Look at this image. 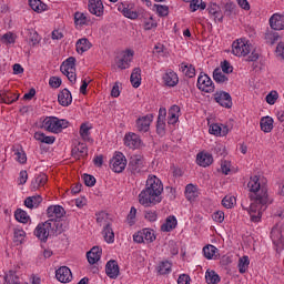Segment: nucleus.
I'll return each instance as SVG.
<instances>
[{
	"label": "nucleus",
	"instance_id": "1",
	"mask_svg": "<svg viewBox=\"0 0 284 284\" xmlns=\"http://www.w3.org/2000/svg\"><path fill=\"white\" fill-rule=\"evenodd\" d=\"M247 187L250 189V199L253 201L248 207V214L251 216L252 223H260L263 217V212L267 210V204L270 203V199L267 197V189L265 186L261 187V183H258V175H254L251 178L247 183Z\"/></svg>",
	"mask_w": 284,
	"mask_h": 284
},
{
	"label": "nucleus",
	"instance_id": "2",
	"mask_svg": "<svg viewBox=\"0 0 284 284\" xmlns=\"http://www.w3.org/2000/svg\"><path fill=\"white\" fill-rule=\"evenodd\" d=\"M161 194H163V182L156 175H149L144 190L139 194V203L144 207L156 205L163 201Z\"/></svg>",
	"mask_w": 284,
	"mask_h": 284
},
{
	"label": "nucleus",
	"instance_id": "3",
	"mask_svg": "<svg viewBox=\"0 0 284 284\" xmlns=\"http://www.w3.org/2000/svg\"><path fill=\"white\" fill-rule=\"evenodd\" d=\"M129 172L133 174V176H141L148 172V168H145V160L141 155H133L130 159Z\"/></svg>",
	"mask_w": 284,
	"mask_h": 284
},
{
	"label": "nucleus",
	"instance_id": "4",
	"mask_svg": "<svg viewBox=\"0 0 284 284\" xmlns=\"http://www.w3.org/2000/svg\"><path fill=\"white\" fill-rule=\"evenodd\" d=\"M128 165V160L125 159V155L121 152H115V155L110 161V168L113 172L116 174H121L123 170H125Z\"/></svg>",
	"mask_w": 284,
	"mask_h": 284
},
{
	"label": "nucleus",
	"instance_id": "5",
	"mask_svg": "<svg viewBox=\"0 0 284 284\" xmlns=\"http://www.w3.org/2000/svg\"><path fill=\"white\" fill-rule=\"evenodd\" d=\"M44 227L49 236H59V234H63L64 231L63 221L61 220L49 219L44 222Z\"/></svg>",
	"mask_w": 284,
	"mask_h": 284
},
{
	"label": "nucleus",
	"instance_id": "6",
	"mask_svg": "<svg viewBox=\"0 0 284 284\" xmlns=\"http://www.w3.org/2000/svg\"><path fill=\"white\" fill-rule=\"evenodd\" d=\"M252 52L250 44L243 40H236L232 44V54L235 57H247Z\"/></svg>",
	"mask_w": 284,
	"mask_h": 284
},
{
	"label": "nucleus",
	"instance_id": "7",
	"mask_svg": "<svg viewBox=\"0 0 284 284\" xmlns=\"http://www.w3.org/2000/svg\"><path fill=\"white\" fill-rule=\"evenodd\" d=\"M42 128H44L47 132L59 134V132H61V120L57 116H47L42 122Z\"/></svg>",
	"mask_w": 284,
	"mask_h": 284
},
{
	"label": "nucleus",
	"instance_id": "8",
	"mask_svg": "<svg viewBox=\"0 0 284 284\" xmlns=\"http://www.w3.org/2000/svg\"><path fill=\"white\" fill-rule=\"evenodd\" d=\"M215 103H219L222 108H226L230 110L233 105L232 103V95L225 91H217L213 94Z\"/></svg>",
	"mask_w": 284,
	"mask_h": 284
},
{
	"label": "nucleus",
	"instance_id": "9",
	"mask_svg": "<svg viewBox=\"0 0 284 284\" xmlns=\"http://www.w3.org/2000/svg\"><path fill=\"white\" fill-rule=\"evenodd\" d=\"M197 88L202 92L212 93L214 92V82H212L209 74H201L197 78Z\"/></svg>",
	"mask_w": 284,
	"mask_h": 284
},
{
	"label": "nucleus",
	"instance_id": "10",
	"mask_svg": "<svg viewBox=\"0 0 284 284\" xmlns=\"http://www.w3.org/2000/svg\"><path fill=\"white\" fill-rule=\"evenodd\" d=\"M48 219H54L57 221H61L63 216H65V209L61 205H50L47 209Z\"/></svg>",
	"mask_w": 284,
	"mask_h": 284
},
{
	"label": "nucleus",
	"instance_id": "11",
	"mask_svg": "<svg viewBox=\"0 0 284 284\" xmlns=\"http://www.w3.org/2000/svg\"><path fill=\"white\" fill-rule=\"evenodd\" d=\"M55 278L60 283H70L72 281V271L68 266H61L55 271Z\"/></svg>",
	"mask_w": 284,
	"mask_h": 284
},
{
	"label": "nucleus",
	"instance_id": "12",
	"mask_svg": "<svg viewBox=\"0 0 284 284\" xmlns=\"http://www.w3.org/2000/svg\"><path fill=\"white\" fill-rule=\"evenodd\" d=\"M153 119V114H146L142 118H139L136 120V129L139 130V132H148L150 130V124L152 123Z\"/></svg>",
	"mask_w": 284,
	"mask_h": 284
},
{
	"label": "nucleus",
	"instance_id": "13",
	"mask_svg": "<svg viewBox=\"0 0 284 284\" xmlns=\"http://www.w3.org/2000/svg\"><path fill=\"white\" fill-rule=\"evenodd\" d=\"M89 12L95 17H103V2L101 0H89Z\"/></svg>",
	"mask_w": 284,
	"mask_h": 284
},
{
	"label": "nucleus",
	"instance_id": "14",
	"mask_svg": "<svg viewBox=\"0 0 284 284\" xmlns=\"http://www.w3.org/2000/svg\"><path fill=\"white\" fill-rule=\"evenodd\" d=\"M124 144L131 150H136V148H141V138L135 133H129L124 136Z\"/></svg>",
	"mask_w": 284,
	"mask_h": 284
},
{
	"label": "nucleus",
	"instance_id": "15",
	"mask_svg": "<svg viewBox=\"0 0 284 284\" xmlns=\"http://www.w3.org/2000/svg\"><path fill=\"white\" fill-rule=\"evenodd\" d=\"M134 52L132 50H126L122 55V59L118 60V68H120V70H128V68H130V63L132 62Z\"/></svg>",
	"mask_w": 284,
	"mask_h": 284
},
{
	"label": "nucleus",
	"instance_id": "16",
	"mask_svg": "<svg viewBox=\"0 0 284 284\" xmlns=\"http://www.w3.org/2000/svg\"><path fill=\"white\" fill-rule=\"evenodd\" d=\"M105 273L109 278H118L120 274L119 263L114 260H110L105 265Z\"/></svg>",
	"mask_w": 284,
	"mask_h": 284
},
{
	"label": "nucleus",
	"instance_id": "17",
	"mask_svg": "<svg viewBox=\"0 0 284 284\" xmlns=\"http://www.w3.org/2000/svg\"><path fill=\"white\" fill-rule=\"evenodd\" d=\"M58 102L62 105V108H68L72 105V93L68 89H63L58 94Z\"/></svg>",
	"mask_w": 284,
	"mask_h": 284
},
{
	"label": "nucleus",
	"instance_id": "18",
	"mask_svg": "<svg viewBox=\"0 0 284 284\" xmlns=\"http://www.w3.org/2000/svg\"><path fill=\"white\" fill-rule=\"evenodd\" d=\"M270 27L272 30H284V16L280 13H274L270 18Z\"/></svg>",
	"mask_w": 284,
	"mask_h": 284
},
{
	"label": "nucleus",
	"instance_id": "19",
	"mask_svg": "<svg viewBox=\"0 0 284 284\" xmlns=\"http://www.w3.org/2000/svg\"><path fill=\"white\" fill-rule=\"evenodd\" d=\"M102 250L99 246H93L88 253L87 258L90 265H94V263H99L101 261Z\"/></svg>",
	"mask_w": 284,
	"mask_h": 284
},
{
	"label": "nucleus",
	"instance_id": "20",
	"mask_svg": "<svg viewBox=\"0 0 284 284\" xmlns=\"http://www.w3.org/2000/svg\"><path fill=\"white\" fill-rule=\"evenodd\" d=\"M71 156H73V159H81V156H88V144L79 142L78 145L71 150Z\"/></svg>",
	"mask_w": 284,
	"mask_h": 284
},
{
	"label": "nucleus",
	"instance_id": "21",
	"mask_svg": "<svg viewBox=\"0 0 284 284\" xmlns=\"http://www.w3.org/2000/svg\"><path fill=\"white\" fill-rule=\"evenodd\" d=\"M197 165H201V168H209V165H212L214 163V158L210 153H199L196 156Z\"/></svg>",
	"mask_w": 284,
	"mask_h": 284
},
{
	"label": "nucleus",
	"instance_id": "22",
	"mask_svg": "<svg viewBox=\"0 0 284 284\" xmlns=\"http://www.w3.org/2000/svg\"><path fill=\"white\" fill-rule=\"evenodd\" d=\"M34 236H37V239H39V241H42L43 243L48 241L50 234L48 233V229H45V222L38 224L34 230Z\"/></svg>",
	"mask_w": 284,
	"mask_h": 284
},
{
	"label": "nucleus",
	"instance_id": "23",
	"mask_svg": "<svg viewBox=\"0 0 284 284\" xmlns=\"http://www.w3.org/2000/svg\"><path fill=\"white\" fill-rule=\"evenodd\" d=\"M41 203H43V197L41 195L29 196L24 200V205L29 210H34V209L39 207V205H41Z\"/></svg>",
	"mask_w": 284,
	"mask_h": 284
},
{
	"label": "nucleus",
	"instance_id": "24",
	"mask_svg": "<svg viewBox=\"0 0 284 284\" xmlns=\"http://www.w3.org/2000/svg\"><path fill=\"white\" fill-rule=\"evenodd\" d=\"M260 128L262 132L270 133L272 130H274V119L272 116H263L260 121Z\"/></svg>",
	"mask_w": 284,
	"mask_h": 284
},
{
	"label": "nucleus",
	"instance_id": "25",
	"mask_svg": "<svg viewBox=\"0 0 284 284\" xmlns=\"http://www.w3.org/2000/svg\"><path fill=\"white\" fill-rule=\"evenodd\" d=\"M163 81L165 85H169V88H174L179 83V75L174 71H168L163 75Z\"/></svg>",
	"mask_w": 284,
	"mask_h": 284
},
{
	"label": "nucleus",
	"instance_id": "26",
	"mask_svg": "<svg viewBox=\"0 0 284 284\" xmlns=\"http://www.w3.org/2000/svg\"><path fill=\"white\" fill-rule=\"evenodd\" d=\"M75 65L77 59L74 57H70L64 62H62L60 71L62 74H69L68 72L74 70Z\"/></svg>",
	"mask_w": 284,
	"mask_h": 284
},
{
	"label": "nucleus",
	"instance_id": "27",
	"mask_svg": "<svg viewBox=\"0 0 284 284\" xmlns=\"http://www.w3.org/2000/svg\"><path fill=\"white\" fill-rule=\"evenodd\" d=\"M271 239L275 245H284L283 231L276 226H274L271 231Z\"/></svg>",
	"mask_w": 284,
	"mask_h": 284
},
{
	"label": "nucleus",
	"instance_id": "28",
	"mask_svg": "<svg viewBox=\"0 0 284 284\" xmlns=\"http://www.w3.org/2000/svg\"><path fill=\"white\" fill-rule=\"evenodd\" d=\"M75 48L77 52L83 54V52H88V50L92 48V43L90 42V40H88V38H82L77 41Z\"/></svg>",
	"mask_w": 284,
	"mask_h": 284
},
{
	"label": "nucleus",
	"instance_id": "29",
	"mask_svg": "<svg viewBox=\"0 0 284 284\" xmlns=\"http://www.w3.org/2000/svg\"><path fill=\"white\" fill-rule=\"evenodd\" d=\"M176 217L174 215H170L166 220L165 223L161 225V231L162 232H172L176 227Z\"/></svg>",
	"mask_w": 284,
	"mask_h": 284
},
{
	"label": "nucleus",
	"instance_id": "30",
	"mask_svg": "<svg viewBox=\"0 0 284 284\" xmlns=\"http://www.w3.org/2000/svg\"><path fill=\"white\" fill-rule=\"evenodd\" d=\"M209 14H212L214 19H217V21H223V14H221V7L216 3H211L207 8Z\"/></svg>",
	"mask_w": 284,
	"mask_h": 284
},
{
	"label": "nucleus",
	"instance_id": "31",
	"mask_svg": "<svg viewBox=\"0 0 284 284\" xmlns=\"http://www.w3.org/2000/svg\"><path fill=\"white\" fill-rule=\"evenodd\" d=\"M29 6L34 12H45L48 10V4L41 0H29Z\"/></svg>",
	"mask_w": 284,
	"mask_h": 284
},
{
	"label": "nucleus",
	"instance_id": "32",
	"mask_svg": "<svg viewBox=\"0 0 284 284\" xmlns=\"http://www.w3.org/2000/svg\"><path fill=\"white\" fill-rule=\"evenodd\" d=\"M48 183V175L45 173L39 174L36 180L32 182V190H39V187H43Z\"/></svg>",
	"mask_w": 284,
	"mask_h": 284
},
{
	"label": "nucleus",
	"instance_id": "33",
	"mask_svg": "<svg viewBox=\"0 0 284 284\" xmlns=\"http://www.w3.org/2000/svg\"><path fill=\"white\" fill-rule=\"evenodd\" d=\"M130 81L134 88H139L141 85V68L133 69Z\"/></svg>",
	"mask_w": 284,
	"mask_h": 284
},
{
	"label": "nucleus",
	"instance_id": "34",
	"mask_svg": "<svg viewBox=\"0 0 284 284\" xmlns=\"http://www.w3.org/2000/svg\"><path fill=\"white\" fill-rule=\"evenodd\" d=\"M102 234L106 243H112L114 241V230H112L110 223L104 225Z\"/></svg>",
	"mask_w": 284,
	"mask_h": 284
},
{
	"label": "nucleus",
	"instance_id": "35",
	"mask_svg": "<svg viewBox=\"0 0 284 284\" xmlns=\"http://www.w3.org/2000/svg\"><path fill=\"white\" fill-rule=\"evenodd\" d=\"M26 241V231L22 229H14L13 231V242L17 243V245H21Z\"/></svg>",
	"mask_w": 284,
	"mask_h": 284
},
{
	"label": "nucleus",
	"instance_id": "36",
	"mask_svg": "<svg viewBox=\"0 0 284 284\" xmlns=\"http://www.w3.org/2000/svg\"><path fill=\"white\" fill-rule=\"evenodd\" d=\"M237 267H239L240 274H245L247 272V267H250V257L248 256L240 257Z\"/></svg>",
	"mask_w": 284,
	"mask_h": 284
},
{
	"label": "nucleus",
	"instance_id": "37",
	"mask_svg": "<svg viewBox=\"0 0 284 284\" xmlns=\"http://www.w3.org/2000/svg\"><path fill=\"white\" fill-rule=\"evenodd\" d=\"M205 278L207 284L221 283V276H219L214 271H206Z\"/></svg>",
	"mask_w": 284,
	"mask_h": 284
},
{
	"label": "nucleus",
	"instance_id": "38",
	"mask_svg": "<svg viewBox=\"0 0 284 284\" xmlns=\"http://www.w3.org/2000/svg\"><path fill=\"white\" fill-rule=\"evenodd\" d=\"M14 216H16V221H18L19 223H28V221H30V216L28 215V212L18 209L14 212Z\"/></svg>",
	"mask_w": 284,
	"mask_h": 284
},
{
	"label": "nucleus",
	"instance_id": "39",
	"mask_svg": "<svg viewBox=\"0 0 284 284\" xmlns=\"http://www.w3.org/2000/svg\"><path fill=\"white\" fill-rule=\"evenodd\" d=\"M4 284H21L19 282V275L14 271H9V273L4 276Z\"/></svg>",
	"mask_w": 284,
	"mask_h": 284
},
{
	"label": "nucleus",
	"instance_id": "40",
	"mask_svg": "<svg viewBox=\"0 0 284 284\" xmlns=\"http://www.w3.org/2000/svg\"><path fill=\"white\" fill-rule=\"evenodd\" d=\"M217 250L219 248H216V246L209 244L203 247V254H204L205 258L212 260V258H214V254H216Z\"/></svg>",
	"mask_w": 284,
	"mask_h": 284
},
{
	"label": "nucleus",
	"instance_id": "41",
	"mask_svg": "<svg viewBox=\"0 0 284 284\" xmlns=\"http://www.w3.org/2000/svg\"><path fill=\"white\" fill-rule=\"evenodd\" d=\"M141 232L143 240L146 241V243H154V241H156V235H154V231L150 229H143Z\"/></svg>",
	"mask_w": 284,
	"mask_h": 284
},
{
	"label": "nucleus",
	"instance_id": "42",
	"mask_svg": "<svg viewBox=\"0 0 284 284\" xmlns=\"http://www.w3.org/2000/svg\"><path fill=\"white\" fill-rule=\"evenodd\" d=\"M224 17L231 18L232 14H236V4L234 2H226L224 4Z\"/></svg>",
	"mask_w": 284,
	"mask_h": 284
},
{
	"label": "nucleus",
	"instance_id": "43",
	"mask_svg": "<svg viewBox=\"0 0 284 284\" xmlns=\"http://www.w3.org/2000/svg\"><path fill=\"white\" fill-rule=\"evenodd\" d=\"M182 72L185 74V77H189V79H193V77H196V69H194V65L184 64L182 63Z\"/></svg>",
	"mask_w": 284,
	"mask_h": 284
},
{
	"label": "nucleus",
	"instance_id": "44",
	"mask_svg": "<svg viewBox=\"0 0 284 284\" xmlns=\"http://www.w3.org/2000/svg\"><path fill=\"white\" fill-rule=\"evenodd\" d=\"M207 6L205 4V2H203V0H191L190 1V9L191 12H196V10H205Z\"/></svg>",
	"mask_w": 284,
	"mask_h": 284
},
{
	"label": "nucleus",
	"instance_id": "45",
	"mask_svg": "<svg viewBox=\"0 0 284 284\" xmlns=\"http://www.w3.org/2000/svg\"><path fill=\"white\" fill-rule=\"evenodd\" d=\"M213 79L216 83H225V81H227V75L223 74V71H221L220 68H216L213 71Z\"/></svg>",
	"mask_w": 284,
	"mask_h": 284
},
{
	"label": "nucleus",
	"instance_id": "46",
	"mask_svg": "<svg viewBox=\"0 0 284 284\" xmlns=\"http://www.w3.org/2000/svg\"><path fill=\"white\" fill-rule=\"evenodd\" d=\"M158 272L161 275L170 274V272H172V263H170L169 261L161 262Z\"/></svg>",
	"mask_w": 284,
	"mask_h": 284
},
{
	"label": "nucleus",
	"instance_id": "47",
	"mask_svg": "<svg viewBox=\"0 0 284 284\" xmlns=\"http://www.w3.org/2000/svg\"><path fill=\"white\" fill-rule=\"evenodd\" d=\"M74 23L75 26H88V17L85 13L75 12L74 13Z\"/></svg>",
	"mask_w": 284,
	"mask_h": 284
},
{
	"label": "nucleus",
	"instance_id": "48",
	"mask_svg": "<svg viewBox=\"0 0 284 284\" xmlns=\"http://www.w3.org/2000/svg\"><path fill=\"white\" fill-rule=\"evenodd\" d=\"M84 185H87V187H94V185H97V178H94L93 175H90L88 173H84L82 175Z\"/></svg>",
	"mask_w": 284,
	"mask_h": 284
},
{
	"label": "nucleus",
	"instance_id": "49",
	"mask_svg": "<svg viewBox=\"0 0 284 284\" xmlns=\"http://www.w3.org/2000/svg\"><path fill=\"white\" fill-rule=\"evenodd\" d=\"M234 203H236V197L234 196H225L222 200L223 207H226V210H231V207H234Z\"/></svg>",
	"mask_w": 284,
	"mask_h": 284
},
{
	"label": "nucleus",
	"instance_id": "50",
	"mask_svg": "<svg viewBox=\"0 0 284 284\" xmlns=\"http://www.w3.org/2000/svg\"><path fill=\"white\" fill-rule=\"evenodd\" d=\"M80 136L84 140L88 141L90 139V126L88 124L83 123L80 126Z\"/></svg>",
	"mask_w": 284,
	"mask_h": 284
},
{
	"label": "nucleus",
	"instance_id": "51",
	"mask_svg": "<svg viewBox=\"0 0 284 284\" xmlns=\"http://www.w3.org/2000/svg\"><path fill=\"white\" fill-rule=\"evenodd\" d=\"M159 17H168L170 14V8L163 4H154Z\"/></svg>",
	"mask_w": 284,
	"mask_h": 284
},
{
	"label": "nucleus",
	"instance_id": "52",
	"mask_svg": "<svg viewBox=\"0 0 284 284\" xmlns=\"http://www.w3.org/2000/svg\"><path fill=\"white\" fill-rule=\"evenodd\" d=\"M122 14L126 19H131V20L139 19V12L132 11V8L130 7V4H128V9Z\"/></svg>",
	"mask_w": 284,
	"mask_h": 284
},
{
	"label": "nucleus",
	"instance_id": "53",
	"mask_svg": "<svg viewBox=\"0 0 284 284\" xmlns=\"http://www.w3.org/2000/svg\"><path fill=\"white\" fill-rule=\"evenodd\" d=\"M276 101H278V92H276V91H271V92L266 95V103H268V105H274V103H276Z\"/></svg>",
	"mask_w": 284,
	"mask_h": 284
},
{
	"label": "nucleus",
	"instance_id": "54",
	"mask_svg": "<svg viewBox=\"0 0 284 284\" xmlns=\"http://www.w3.org/2000/svg\"><path fill=\"white\" fill-rule=\"evenodd\" d=\"M61 83H62V81H61V78H59V77H51V78L49 79V85H50L51 88H54L55 90H57L58 88H61Z\"/></svg>",
	"mask_w": 284,
	"mask_h": 284
},
{
	"label": "nucleus",
	"instance_id": "55",
	"mask_svg": "<svg viewBox=\"0 0 284 284\" xmlns=\"http://www.w3.org/2000/svg\"><path fill=\"white\" fill-rule=\"evenodd\" d=\"M156 133L160 136H163V134H165V120H158V122H156Z\"/></svg>",
	"mask_w": 284,
	"mask_h": 284
},
{
	"label": "nucleus",
	"instance_id": "56",
	"mask_svg": "<svg viewBox=\"0 0 284 284\" xmlns=\"http://www.w3.org/2000/svg\"><path fill=\"white\" fill-rule=\"evenodd\" d=\"M14 101H19V94L6 92V103L10 105Z\"/></svg>",
	"mask_w": 284,
	"mask_h": 284
},
{
	"label": "nucleus",
	"instance_id": "57",
	"mask_svg": "<svg viewBox=\"0 0 284 284\" xmlns=\"http://www.w3.org/2000/svg\"><path fill=\"white\" fill-rule=\"evenodd\" d=\"M212 219L216 223H223V221H225V213H223V211H216L213 213Z\"/></svg>",
	"mask_w": 284,
	"mask_h": 284
},
{
	"label": "nucleus",
	"instance_id": "58",
	"mask_svg": "<svg viewBox=\"0 0 284 284\" xmlns=\"http://www.w3.org/2000/svg\"><path fill=\"white\" fill-rule=\"evenodd\" d=\"M209 132H210V134H213L214 136H221V125L211 124Z\"/></svg>",
	"mask_w": 284,
	"mask_h": 284
},
{
	"label": "nucleus",
	"instance_id": "59",
	"mask_svg": "<svg viewBox=\"0 0 284 284\" xmlns=\"http://www.w3.org/2000/svg\"><path fill=\"white\" fill-rule=\"evenodd\" d=\"M144 217L146 221H150L151 223H154L158 219L156 211H146Z\"/></svg>",
	"mask_w": 284,
	"mask_h": 284
},
{
	"label": "nucleus",
	"instance_id": "60",
	"mask_svg": "<svg viewBox=\"0 0 284 284\" xmlns=\"http://www.w3.org/2000/svg\"><path fill=\"white\" fill-rule=\"evenodd\" d=\"M29 40L32 43V45H37L39 41H41V38L39 37V33L33 31V32H30Z\"/></svg>",
	"mask_w": 284,
	"mask_h": 284
},
{
	"label": "nucleus",
	"instance_id": "61",
	"mask_svg": "<svg viewBox=\"0 0 284 284\" xmlns=\"http://www.w3.org/2000/svg\"><path fill=\"white\" fill-rule=\"evenodd\" d=\"M16 156H17V162L18 163L23 164V163H27V161H28V156L26 155L24 152L17 151Z\"/></svg>",
	"mask_w": 284,
	"mask_h": 284
},
{
	"label": "nucleus",
	"instance_id": "62",
	"mask_svg": "<svg viewBox=\"0 0 284 284\" xmlns=\"http://www.w3.org/2000/svg\"><path fill=\"white\" fill-rule=\"evenodd\" d=\"M221 68H222V72H224L225 74H230V73H232V71H233V68H232L231 64L227 62V60H224V61H223Z\"/></svg>",
	"mask_w": 284,
	"mask_h": 284
},
{
	"label": "nucleus",
	"instance_id": "63",
	"mask_svg": "<svg viewBox=\"0 0 284 284\" xmlns=\"http://www.w3.org/2000/svg\"><path fill=\"white\" fill-rule=\"evenodd\" d=\"M190 275L187 274H181L178 278V284H190Z\"/></svg>",
	"mask_w": 284,
	"mask_h": 284
},
{
	"label": "nucleus",
	"instance_id": "64",
	"mask_svg": "<svg viewBox=\"0 0 284 284\" xmlns=\"http://www.w3.org/2000/svg\"><path fill=\"white\" fill-rule=\"evenodd\" d=\"M275 52L281 59H284V42L277 44Z\"/></svg>",
	"mask_w": 284,
	"mask_h": 284
}]
</instances>
